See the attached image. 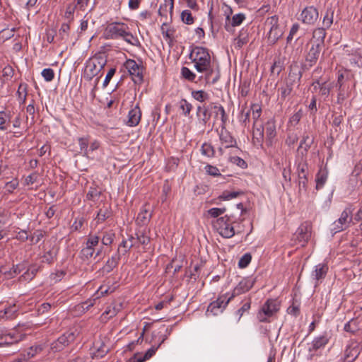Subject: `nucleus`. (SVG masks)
I'll return each mask as SVG.
<instances>
[{
    "mask_svg": "<svg viewBox=\"0 0 362 362\" xmlns=\"http://www.w3.org/2000/svg\"><path fill=\"white\" fill-rule=\"evenodd\" d=\"M124 66L128 71L134 83L141 84L144 81V68L134 59H127Z\"/></svg>",
    "mask_w": 362,
    "mask_h": 362,
    "instance_id": "1a4fd4ad",
    "label": "nucleus"
},
{
    "mask_svg": "<svg viewBox=\"0 0 362 362\" xmlns=\"http://www.w3.org/2000/svg\"><path fill=\"white\" fill-rule=\"evenodd\" d=\"M249 41L248 29L243 28L238 33V35L234 39V46L236 49H240Z\"/></svg>",
    "mask_w": 362,
    "mask_h": 362,
    "instance_id": "bb28decb",
    "label": "nucleus"
},
{
    "mask_svg": "<svg viewBox=\"0 0 362 362\" xmlns=\"http://www.w3.org/2000/svg\"><path fill=\"white\" fill-rule=\"evenodd\" d=\"M110 216V212L107 207L100 209L95 221L97 224L104 222Z\"/></svg>",
    "mask_w": 362,
    "mask_h": 362,
    "instance_id": "49530a36",
    "label": "nucleus"
},
{
    "mask_svg": "<svg viewBox=\"0 0 362 362\" xmlns=\"http://www.w3.org/2000/svg\"><path fill=\"white\" fill-rule=\"evenodd\" d=\"M179 108L182 110V113L185 117H187L189 115L192 110V105L186 99L183 98L181 99L179 102Z\"/></svg>",
    "mask_w": 362,
    "mask_h": 362,
    "instance_id": "de8ad7c7",
    "label": "nucleus"
},
{
    "mask_svg": "<svg viewBox=\"0 0 362 362\" xmlns=\"http://www.w3.org/2000/svg\"><path fill=\"white\" fill-rule=\"evenodd\" d=\"M84 221L85 218L83 216L76 217L71 226V231H80L83 226Z\"/></svg>",
    "mask_w": 362,
    "mask_h": 362,
    "instance_id": "6e6d98bb",
    "label": "nucleus"
},
{
    "mask_svg": "<svg viewBox=\"0 0 362 362\" xmlns=\"http://www.w3.org/2000/svg\"><path fill=\"white\" fill-rule=\"evenodd\" d=\"M25 269L23 264H18L16 265H13V267L8 272V275L9 277H14L16 275L20 274Z\"/></svg>",
    "mask_w": 362,
    "mask_h": 362,
    "instance_id": "680f3d73",
    "label": "nucleus"
},
{
    "mask_svg": "<svg viewBox=\"0 0 362 362\" xmlns=\"http://www.w3.org/2000/svg\"><path fill=\"white\" fill-rule=\"evenodd\" d=\"M78 145L80 146L81 153L83 156L88 154V139L85 137H80L78 139Z\"/></svg>",
    "mask_w": 362,
    "mask_h": 362,
    "instance_id": "864d4df0",
    "label": "nucleus"
},
{
    "mask_svg": "<svg viewBox=\"0 0 362 362\" xmlns=\"http://www.w3.org/2000/svg\"><path fill=\"white\" fill-rule=\"evenodd\" d=\"M245 14L240 13L235 14L228 22H225L224 28L228 33H233L234 28L240 25L245 20Z\"/></svg>",
    "mask_w": 362,
    "mask_h": 362,
    "instance_id": "5701e85b",
    "label": "nucleus"
},
{
    "mask_svg": "<svg viewBox=\"0 0 362 362\" xmlns=\"http://www.w3.org/2000/svg\"><path fill=\"white\" fill-rule=\"evenodd\" d=\"M189 58L194 64V68L198 72H204L211 64L209 49L203 47L197 46L192 48Z\"/></svg>",
    "mask_w": 362,
    "mask_h": 362,
    "instance_id": "f03ea898",
    "label": "nucleus"
},
{
    "mask_svg": "<svg viewBox=\"0 0 362 362\" xmlns=\"http://www.w3.org/2000/svg\"><path fill=\"white\" fill-rule=\"evenodd\" d=\"M311 235V226L308 222H304L297 228L295 236L302 245L308 242Z\"/></svg>",
    "mask_w": 362,
    "mask_h": 362,
    "instance_id": "6ab92c4d",
    "label": "nucleus"
},
{
    "mask_svg": "<svg viewBox=\"0 0 362 362\" xmlns=\"http://www.w3.org/2000/svg\"><path fill=\"white\" fill-rule=\"evenodd\" d=\"M11 115L10 112L0 111V131H6L10 127Z\"/></svg>",
    "mask_w": 362,
    "mask_h": 362,
    "instance_id": "c9c22d12",
    "label": "nucleus"
},
{
    "mask_svg": "<svg viewBox=\"0 0 362 362\" xmlns=\"http://www.w3.org/2000/svg\"><path fill=\"white\" fill-rule=\"evenodd\" d=\"M41 75L47 82L52 81L54 78V70L51 68L44 69L41 72Z\"/></svg>",
    "mask_w": 362,
    "mask_h": 362,
    "instance_id": "0e129e2a",
    "label": "nucleus"
},
{
    "mask_svg": "<svg viewBox=\"0 0 362 362\" xmlns=\"http://www.w3.org/2000/svg\"><path fill=\"white\" fill-rule=\"evenodd\" d=\"M328 173L325 169L320 168L316 175V189L322 188L327 180Z\"/></svg>",
    "mask_w": 362,
    "mask_h": 362,
    "instance_id": "4c0bfd02",
    "label": "nucleus"
},
{
    "mask_svg": "<svg viewBox=\"0 0 362 362\" xmlns=\"http://www.w3.org/2000/svg\"><path fill=\"white\" fill-rule=\"evenodd\" d=\"M220 145L218 148V152L221 156L225 153V150L230 148H238L236 139L226 129V125L221 124V128L218 133Z\"/></svg>",
    "mask_w": 362,
    "mask_h": 362,
    "instance_id": "0eeeda50",
    "label": "nucleus"
},
{
    "mask_svg": "<svg viewBox=\"0 0 362 362\" xmlns=\"http://www.w3.org/2000/svg\"><path fill=\"white\" fill-rule=\"evenodd\" d=\"M0 346L5 345H11L23 340V336L21 334L16 333V332H8L0 328Z\"/></svg>",
    "mask_w": 362,
    "mask_h": 362,
    "instance_id": "f3484780",
    "label": "nucleus"
},
{
    "mask_svg": "<svg viewBox=\"0 0 362 362\" xmlns=\"http://www.w3.org/2000/svg\"><path fill=\"white\" fill-rule=\"evenodd\" d=\"M255 282V279L252 277L243 278L233 290L229 296L230 298L233 299L235 296L249 291L253 287Z\"/></svg>",
    "mask_w": 362,
    "mask_h": 362,
    "instance_id": "dca6fc26",
    "label": "nucleus"
},
{
    "mask_svg": "<svg viewBox=\"0 0 362 362\" xmlns=\"http://www.w3.org/2000/svg\"><path fill=\"white\" fill-rule=\"evenodd\" d=\"M76 10H78V8H76L75 5L69 4L66 6V11L64 13V18L69 21H72L74 19V13Z\"/></svg>",
    "mask_w": 362,
    "mask_h": 362,
    "instance_id": "69168bd1",
    "label": "nucleus"
},
{
    "mask_svg": "<svg viewBox=\"0 0 362 362\" xmlns=\"http://www.w3.org/2000/svg\"><path fill=\"white\" fill-rule=\"evenodd\" d=\"M181 20L187 25H192L194 22V18L189 10H185L181 13Z\"/></svg>",
    "mask_w": 362,
    "mask_h": 362,
    "instance_id": "5fc2aeb1",
    "label": "nucleus"
},
{
    "mask_svg": "<svg viewBox=\"0 0 362 362\" xmlns=\"http://www.w3.org/2000/svg\"><path fill=\"white\" fill-rule=\"evenodd\" d=\"M293 90V82L292 81H286V83L281 86L279 91L280 93V97L281 100H285L287 96H288Z\"/></svg>",
    "mask_w": 362,
    "mask_h": 362,
    "instance_id": "a19ab883",
    "label": "nucleus"
},
{
    "mask_svg": "<svg viewBox=\"0 0 362 362\" xmlns=\"http://www.w3.org/2000/svg\"><path fill=\"white\" fill-rule=\"evenodd\" d=\"M43 349L42 345H34L30 346L28 349H27L25 353L27 355V357L29 358H32L37 354L40 353Z\"/></svg>",
    "mask_w": 362,
    "mask_h": 362,
    "instance_id": "603ef678",
    "label": "nucleus"
},
{
    "mask_svg": "<svg viewBox=\"0 0 362 362\" xmlns=\"http://www.w3.org/2000/svg\"><path fill=\"white\" fill-rule=\"evenodd\" d=\"M280 309V305L274 299H268L262 305L257 314V318L260 322H269L270 318Z\"/></svg>",
    "mask_w": 362,
    "mask_h": 362,
    "instance_id": "7ed1b4c3",
    "label": "nucleus"
},
{
    "mask_svg": "<svg viewBox=\"0 0 362 362\" xmlns=\"http://www.w3.org/2000/svg\"><path fill=\"white\" fill-rule=\"evenodd\" d=\"M353 219V209L351 206L346 207L338 219L334 221L330 230L333 234H336L348 228Z\"/></svg>",
    "mask_w": 362,
    "mask_h": 362,
    "instance_id": "20e7f679",
    "label": "nucleus"
},
{
    "mask_svg": "<svg viewBox=\"0 0 362 362\" xmlns=\"http://www.w3.org/2000/svg\"><path fill=\"white\" fill-rule=\"evenodd\" d=\"M334 11L332 8H327L322 19V27L329 29L332 26L334 20Z\"/></svg>",
    "mask_w": 362,
    "mask_h": 362,
    "instance_id": "e433bc0d",
    "label": "nucleus"
},
{
    "mask_svg": "<svg viewBox=\"0 0 362 362\" xmlns=\"http://www.w3.org/2000/svg\"><path fill=\"white\" fill-rule=\"evenodd\" d=\"M204 169H205L206 173L209 175H211L214 177H218V176L221 175L218 168L216 166L211 165L210 164H207L204 167Z\"/></svg>",
    "mask_w": 362,
    "mask_h": 362,
    "instance_id": "338daca9",
    "label": "nucleus"
},
{
    "mask_svg": "<svg viewBox=\"0 0 362 362\" xmlns=\"http://www.w3.org/2000/svg\"><path fill=\"white\" fill-rule=\"evenodd\" d=\"M308 165L305 159H301L300 162L297 164L296 167V173L298 175V177L301 176H308Z\"/></svg>",
    "mask_w": 362,
    "mask_h": 362,
    "instance_id": "a18cd8bd",
    "label": "nucleus"
},
{
    "mask_svg": "<svg viewBox=\"0 0 362 362\" xmlns=\"http://www.w3.org/2000/svg\"><path fill=\"white\" fill-rule=\"evenodd\" d=\"M251 260L252 255H250V253H245L240 257L238 262V267L242 269L245 268L249 265Z\"/></svg>",
    "mask_w": 362,
    "mask_h": 362,
    "instance_id": "4d7b16f0",
    "label": "nucleus"
},
{
    "mask_svg": "<svg viewBox=\"0 0 362 362\" xmlns=\"http://www.w3.org/2000/svg\"><path fill=\"white\" fill-rule=\"evenodd\" d=\"M128 29V26L123 23L113 22L105 28L103 37L106 40L117 39L123 37L126 30Z\"/></svg>",
    "mask_w": 362,
    "mask_h": 362,
    "instance_id": "9d476101",
    "label": "nucleus"
},
{
    "mask_svg": "<svg viewBox=\"0 0 362 362\" xmlns=\"http://www.w3.org/2000/svg\"><path fill=\"white\" fill-rule=\"evenodd\" d=\"M57 257V252L54 250H49L46 252L42 257H40L41 262L47 263L48 264H52Z\"/></svg>",
    "mask_w": 362,
    "mask_h": 362,
    "instance_id": "c03bdc74",
    "label": "nucleus"
},
{
    "mask_svg": "<svg viewBox=\"0 0 362 362\" xmlns=\"http://www.w3.org/2000/svg\"><path fill=\"white\" fill-rule=\"evenodd\" d=\"M242 192H228L224 191L220 196L219 199L221 200L227 201L236 198Z\"/></svg>",
    "mask_w": 362,
    "mask_h": 362,
    "instance_id": "bf43d9fd",
    "label": "nucleus"
},
{
    "mask_svg": "<svg viewBox=\"0 0 362 362\" xmlns=\"http://www.w3.org/2000/svg\"><path fill=\"white\" fill-rule=\"evenodd\" d=\"M19 185V182L17 179H13L10 182H7L5 185L6 192L12 193Z\"/></svg>",
    "mask_w": 362,
    "mask_h": 362,
    "instance_id": "774afa93",
    "label": "nucleus"
},
{
    "mask_svg": "<svg viewBox=\"0 0 362 362\" xmlns=\"http://www.w3.org/2000/svg\"><path fill=\"white\" fill-rule=\"evenodd\" d=\"M174 8V0H164V2L160 5L158 15L166 17L168 12L172 15Z\"/></svg>",
    "mask_w": 362,
    "mask_h": 362,
    "instance_id": "72a5a7b5",
    "label": "nucleus"
},
{
    "mask_svg": "<svg viewBox=\"0 0 362 362\" xmlns=\"http://www.w3.org/2000/svg\"><path fill=\"white\" fill-rule=\"evenodd\" d=\"M337 87L339 92L337 94V103L339 105H342L344 101L350 96V83L340 84V86H337Z\"/></svg>",
    "mask_w": 362,
    "mask_h": 362,
    "instance_id": "c85d7f7f",
    "label": "nucleus"
},
{
    "mask_svg": "<svg viewBox=\"0 0 362 362\" xmlns=\"http://www.w3.org/2000/svg\"><path fill=\"white\" fill-rule=\"evenodd\" d=\"M101 195V192L96 187L91 186L86 194V199L90 201L97 200Z\"/></svg>",
    "mask_w": 362,
    "mask_h": 362,
    "instance_id": "8fccbe9b",
    "label": "nucleus"
},
{
    "mask_svg": "<svg viewBox=\"0 0 362 362\" xmlns=\"http://www.w3.org/2000/svg\"><path fill=\"white\" fill-rule=\"evenodd\" d=\"M122 38L127 43L134 45L138 46L140 45L139 40L136 37H134L131 33L126 30L125 33L124 34Z\"/></svg>",
    "mask_w": 362,
    "mask_h": 362,
    "instance_id": "09e8293b",
    "label": "nucleus"
},
{
    "mask_svg": "<svg viewBox=\"0 0 362 362\" xmlns=\"http://www.w3.org/2000/svg\"><path fill=\"white\" fill-rule=\"evenodd\" d=\"M118 313V309L116 308L115 305H110L107 307L106 310L103 312L101 315L103 321L107 322L112 317L115 316Z\"/></svg>",
    "mask_w": 362,
    "mask_h": 362,
    "instance_id": "79ce46f5",
    "label": "nucleus"
},
{
    "mask_svg": "<svg viewBox=\"0 0 362 362\" xmlns=\"http://www.w3.org/2000/svg\"><path fill=\"white\" fill-rule=\"evenodd\" d=\"M328 269V265L325 263H320L315 267L314 270L311 272V277L315 281V285L325 278Z\"/></svg>",
    "mask_w": 362,
    "mask_h": 362,
    "instance_id": "4be33fe9",
    "label": "nucleus"
},
{
    "mask_svg": "<svg viewBox=\"0 0 362 362\" xmlns=\"http://www.w3.org/2000/svg\"><path fill=\"white\" fill-rule=\"evenodd\" d=\"M152 214L146 209V206H144L140 212L138 214L136 221L139 226L147 225L151 218Z\"/></svg>",
    "mask_w": 362,
    "mask_h": 362,
    "instance_id": "7c9ffc66",
    "label": "nucleus"
},
{
    "mask_svg": "<svg viewBox=\"0 0 362 362\" xmlns=\"http://www.w3.org/2000/svg\"><path fill=\"white\" fill-rule=\"evenodd\" d=\"M205 74L204 80L208 84H215L219 79L221 76L220 70L217 67L214 69L211 64L209 65L206 71H204Z\"/></svg>",
    "mask_w": 362,
    "mask_h": 362,
    "instance_id": "b1692460",
    "label": "nucleus"
},
{
    "mask_svg": "<svg viewBox=\"0 0 362 362\" xmlns=\"http://www.w3.org/2000/svg\"><path fill=\"white\" fill-rule=\"evenodd\" d=\"M191 95L194 100L200 103H204L209 99V93L203 90H192Z\"/></svg>",
    "mask_w": 362,
    "mask_h": 362,
    "instance_id": "37998d69",
    "label": "nucleus"
},
{
    "mask_svg": "<svg viewBox=\"0 0 362 362\" xmlns=\"http://www.w3.org/2000/svg\"><path fill=\"white\" fill-rule=\"evenodd\" d=\"M200 151L202 156H206L209 158H212L215 156V149L211 144L204 142L200 148Z\"/></svg>",
    "mask_w": 362,
    "mask_h": 362,
    "instance_id": "58836bf2",
    "label": "nucleus"
},
{
    "mask_svg": "<svg viewBox=\"0 0 362 362\" xmlns=\"http://www.w3.org/2000/svg\"><path fill=\"white\" fill-rule=\"evenodd\" d=\"M160 29L163 37L166 40H168L169 42H172L174 39L175 30L173 28H169L166 23H163L162 24Z\"/></svg>",
    "mask_w": 362,
    "mask_h": 362,
    "instance_id": "ea45409f",
    "label": "nucleus"
},
{
    "mask_svg": "<svg viewBox=\"0 0 362 362\" xmlns=\"http://www.w3.org/2000/svg\"><path fill=\"white\" fill-rule=\"evenodd\" d=\"M119 259L120 256L119 254L112 255L102 268L103 272L106 274L111 272L118 265Z\"/></svg>",
    "mask_w": 362,
    "mask_h": 362,
    "instance_id": "473e14b6",
    "label": "nucleus"
},
{
    "mask_svg": "<svg viewBox=\"0 0 362 362\" xmlns=\"http://www.w3.org/2000/svg\"><path fill=\"white\" fill-rule=\"evenodd\" d=\"M322 48V46L319 45V44L311 43V46L305 57L306 65L308 64L311 67L317 63Z\"/></svg>",
    "mask_w": 362,
    "mask_h": 362,
    "instance_id": "aec40b11",
    "label": "nucleus"
},
{
    "mask_svg": "<svg viewBox=\"0 0 362 362\" xmlns=\"http://www.w3.org/2000/svg\"><path fill=\"white\" fill-rule=\"evenodd\" d=\"M329 339L330 336L327 332H325L322 335L315 337L312 342L308 344V352L310 357L312 358L319 351L323 349L329 343Z\"/></svg>",
    "mask_w": 362,
    "mask_h": 362,
    "instance_id": "4468645a",
    "label": "nucleus"
},
{
    "mask_svg": "<svg viewBox=\"0 0 362 362\" xmlns=\"http://www.w3.org/2000/svg\"><path fill=\"white\" fill-rule=\"evenodd\" d=\"M159 347V345L151 346L146 351L143 356H139V354H136L133 357L129 359L128 362H144L151 358L156 354Z\"/></svg>",
    "mask_w": 362,
    "mask_h": 362,
    "instance_id": "a878e982",
    "label": "nucleus"
},
{
    "mask_svg": "<svg viewBox=\"0 0 362 362\" xmlns=\"http://www.w3.org/2000/svg\"><path fill=\"white\" fill-rule=\"evenodd\" d=\"M181 75L185 79L191 82L194 81L196 79V74L186 66H183L181 69Z\"/></svg>",
    "mask_w": 362,
    "mask_h": 362,
    "instance_id": "3c124183",
    "label": "nucleus"
},
{
    "mask_svg": "<svg viewBox=\"0 0 362 362\" xmlns=\"http://www.w3.org/2000/svg\"><path fill=\"white\" fill-rule=\"evenodd\" d=\"M141 117V111L139 105H136L129 111L127 124L129 127H136L139 124Z\"/></svg>",
    "mask_w": 362,
    "mask_h": 362,
    "instance_id": "393cba45",
    "label": "nucleus"
},
{
    "mask_svg": "<svg viewBox=\"0 0 362 362\" xmlns=\"http://www.w3.org/2000/svg\"><path fill=\"white\" fill-rule=\"evenodd\" d=\"M266 24L270 26L267 35V43L269 45H274L283 36L284 30L279 25L277 16L269 17L266 21Z\"/></svg>",
    "mask_w": 362,
    "mask_h": 362,
    "instance_id": "39448f33",
    "label": "nucleus"
},
{
    "mask_svg": "<svg viewBox=\"0 0 362 362\" xmlns=\"http://www.w3.org/2000/svg\"><path fill=\"white\" fill-rule=\"evenodd\" d=\"M214 113L215 117L221 115V120L223 125H226L228 116L224 107L218 103H210L209 104L203 103L197 106L196 115L197 119L202 125H206Z\"/></svg>",
    "mask_w": 362,
    "mask_h": 362,
    "instance_id": "f257e3e1",
    "label": "nucleus"
},
{
    "mask_svg": "<svg viewBox=\"0 0 362 362\" xmlns=\"http://www.w3.org/2000/svg\"><path fill=\"white\" fill-rule=\"evenodd\" d=\"M226 208H211L207 211V214L211 218H218L226 212Z\"/></svg>",
    "mask_w": 362,
    "mask_h": 362,
    "instance_id": "13d9d810",
    "label": "nucleus"
},
{
    "mask_svg": "<svg viewBox=\"0 0 362 362\" xmlns=\"http://www.w3.org/2000/svg\"><path fill=\"white\" fill-rule=\"evenodd\" d=\"M217 232L225 238H230L235 235V230L231 226L230 217L227 215L219 217L214 223Z\"/></svg>",
    "mask_w": 362,
    "mask_h": 362,
    "instance_id": "6e6552de",
    "label": "nucleus"
},
{
    "mask_svg": "<svg viewBox=\"0 0 362 362\" xmlns=\"http://www.w3.org/2000/svg\"><path fill=\"white\" fill-rule=\"evenodd\" d=\"M319 18L318 9L314 6H306L303 9L298 18L305 25H314Z\"/></svg>",
    "mask_w": 362,
    "mask_h": 362,
    "instance_id": "2eb2a0df",
    "label": "nucleus"
},
{
    "mask_svg": "<svg viewBox=\"0 0 362 362\" xmlns=\"http://www.w3.org/2000/svg\"><path fill=\"white\" fill-rule=\"evenodd\" d=\"M100 237L98 235L89 234L85 247L81 250L82 258L88 259L93 257L95 252V247L98 245Z\"/></svg>",
    "mask_w": 362,
    "mask_h": 362,
    "instance_id": "f8f14e48",
    "label": "nucleus"
},
{
    "mask_svg": "<svg viewBox=\"0 0 362 362\" xmlns=\"http://www.w3.org/2000/svg\"><path fill=\"white\" fill-rule=\"evenodd\" d=\"M106 62V59L101 57H95L88 60L86 64L84 77L91 80L103 69Z\"/></svg>",
    "mask_w": 362,
    "mask_h": 362,
    "instance_id": "423d86ee",
    "label": "nucleus"
},
{
    "mask_svg": "<svg viewBox=\"0 0 362 362\" xmlns=\"http://www.w3.org/2000/svg\"><path fill=\"white\" fill-rule=\"evenodd\" d=\"M75 340V334L72 332H66L62 334L57 339L50 344V351L52 353L60 352L65 347Z\"/></svg>",
    "mask_w": 362,
    "mask_h": 362,
    "instance_id": "9b49d317",
    "label": "nucleus"
},
{
    "mask_svg": "<svg viewBox=\"0 0 362 362\" xmlns=\"http://www.w3.org/2000/svg\"><path fill=\"white\" fill-rule=\"evenodd\" d=\"M70 30L68 23H62L60 29L59 30V37L61 40H65L69 36V31Z\"/></svg>",
    "mask_w": 362,
    "mask_h": 362,
    "instance_id": "e2e57ef3",
    "label": "nucleus"
},
{
    "mask_svg": "<svg viewBox=\"0 0 362 362\" xmlns=\"http://www.w3.org/2000/svg\"><path fill=\"white\" fill-rule=\"evenodd\" d=\"M253 143L256 146H262L264 141V127L260 124L259 127H255L253 129Z\"/></svg>",
    "mask_w": 362,
    "mask_h": 362,
    "instance_id": "f704fd0d",
    "label": "nucleus"
},
{
    "mask_svg": "<svg viewBox=\"0 0 362 362\" xmlns=\"http://www.w3.org/2000/svg\"><path fill=\"white\" fill-rule=\"evenodd\" d=\"M18 312V306L16 304L9 305L0 310V320H11L15 318Z\"/></svg>",
    "mask_w": 362,
    "mask_h": 362,
    "instance_id": "cd10ccee",
    "label": "nucleus"
},
{
    "mask_svg": "<svg viewBox=\"0 0 362 362\" xmlns=\"http://www.w3.org/2000/svg\"><path fill=\"white\" fill-rule=\"evenodd\" d=\"M326 29L324 27L317 28L314 30L313 33V38L315 40L311 43L319 44L320 46H324L325 39L326 37Z\"/></svg>",
    "mask_w": 362,
    "mask_h": 362,
    "instance_id": "2f4dec72",
    "label": "nucleus"
},
{
    "mask_svg": "<svg viewBox=\"0 0 362 362\" xmlns=\"http://www.w3.org/2000/svg\"><path fill=\"white\" fill-rule=\"evenodd\" d=\"M313 86L315 90L319 89L320 95L324 97L325 100H326V98L329 95L332 88L330 83H327V82L320 83L319 81H317L313 83Z\"/></svg>",
    "mask_w": 362,
    "mask_h": 362,
    "instance_id": "c756f323",
    "label": "nucleus"
},
{
    "mask_svg": "<svg viewBox=\"0 0 362 362\" xmlns=\"http://www.w3.org/2000/svg\"><path fill=\"white\" fill-rule=\"evenodd\" d=\"M361 346L356 341H351L347 345L344 351V359L346 362L354 361L361 353Z\"/></svg>",
    "mask_w": 362,
    "mask_h": 362,
    "instance_id": "a211bd4d",
    "label": "nucleus"
},
{
    "mask_svg": "<svg viewBox=\"0 0 362 362\" xmlns=\"http://www.w3.org/2000/svg\"><path fill=\"white\" fill-rule=\"evenodd\" d=\"M115 238V233L112 231L105 232L102 238V243L104 245H110L112 243Z\"/></svg>",
    "mask_w": 362,
    "mask_h": 362,
    "instance_id": "052dcab7",
    "label": "nucleus"
},
{
    "mask_svg": "<svg viewBox=\"0 0 362 362\" xmlns=\"http://www.w3.org/2000/svg\"><path fill=\"white\" fill-rule=\"evenodd\" d=\"M229 293L219 296L216 300L211 302L206 310V313H211L213 315H217L225 310L228 303L232 300L228 296Z\"/></svg>",
    "mask_w": 362,
    "mask_h": 362,
    "instance_id": "ddd939ff",
    "label": "nucleus"
},
{
    "mask_svg": "<svg viewBox=\"0 0 362 362\" xmlns=\"http://www.w3.org/2000/svg\"><path fill=\"white\" fill-rule=\"evenodd\" d=\"M266 131L265 143L267 146H272L276 136V123L274 119H269L264 125Z\"/></svg>",
    "mask_w": 362,
    "mask_h": 362,
    "instance_id": "412c9836",
    "label": "nucleus"
}]
</instances>
